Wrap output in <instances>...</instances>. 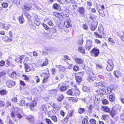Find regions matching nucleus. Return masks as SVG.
Returning a JSON list of instances; mask_svg holds the SVG:
<instances>
[{"label":"nucleus","instance_id":"obj_46","mask_svg":"<svg viewBox=\"0 0 124 124\" xmlns=\"http://www.w3.org/2000/svg\"><path fill=\"white\" fill-rule=\"evenodd\" d=\"M94 34L96 37L99 38H102V36L101 35L99 34L97 32H94Z\"/></svg>","mask_w":124,"mask_h":124},{"label":"nucleus","instance_id":"obj_13","mask_svg":"<svg viewBox=\"0 0 124 124\" xmlns=\"http://www.w3.org/2000/svg\"><path fill=\"white\" fill-rule=\"evenodd\" d=\"M98 31L100 34L102 35H104V32L103 28L101 24H100L99 26Z\"/></svg>","mask_w":124,"mask_h":124},{"label":"nucleus","instance_id":"obj_16","mask_svg":"<svg viewBox=\"0 0 124 124\" xmlns=\"http://www.w3.org/2000/svg\"><path fill=\"white\" fill-rule=\"evenodd\" d=\"M34 23L37 26H39L40 24V22L37 16H35V18L34 22Z\"/></svg>","mask_w":124,"mask_h":124},{"label":"nucleus","instance_id":"obj_28","mask_svg":"<svg viewBox=\"0 0 124 124\" xmlns=\"http://www.w3.org/2000/svg\"><path fill=\"white\" fill-rule=\"evenodd\" d=\"M19 20L20 24H22L24 22V20L23 17V15L19 17Z\"/></svg>","mask_w":124,"mask_h":124},{"label":"nucleus","instance_id":"obj_52","mask_svg":"<svg viewBox=\"0 0 124 124\" xmlns=\"http://www.w3.org/2000/svg\"><path fill=\"white\" fill-rule=\"evenodd\" d=\"M82 27L85 30H86L88 29L87 25L86 24H83Z\"/></svg>","mask_w":124,"mask_h":124},{"label":"nucleus","instance_id":"obj_7","mask_svg":"<svg viewBox=\"0 0 124 124\" xmlns=\"http://www.w3.org/2000/svg\"><path fill=\"white\" fill-rule=\"evenodd\" d=\"M26 118L28 120L29 122L31 123H33L35 121V117L32 116H25Z\"/></svg>","mask_w":124,"mask_h":124},{"label":"nucleus","instance_id":"obj_42","mask_svg":"<svg viewBox=\"0 0 124 124\" xmlns=\"http://www.w3.org/2000/svg\"><path fill=\"white\" fill-rule=\"evenodd\" d=\"M83 42L84 41L83 38H81L78 41V45H81L83 44Z\"/></svg>","mask_w":124,"mask_h":124},{"label":"nucleus","instance_id":"obj_32","mask_svg":"<svg viewBox=\"0 0 124 124\" xmlns=\"http://www.w3.org/2000/svg\"><path fill=\"white\" fill-rule=\"evenodd\" d=\"M102 110L106 112H109L110 109L107 106H103L102 107Z\"/></svg>","mask_w":124,"mask_h":124},{"label":"nucleus","instance_id":"obj_45","mask_svg":"<svg viewBox=\"0 0 124 124\" xmlns=\"http://www.w3.org/2000/svg\"><path fill=\"white\" fill-rule=\"evenodd\" d=\"M91 124H97L96 121L94 119H92L90 120Z\"/></svg>","mask_w":124,"mask_h":124},{"label":"nucleus","instance_id":"obj_9","mask_svg":"<svg viewBox=\"0 0 124 124\" xmlns=\"http://www.w3.org/2000/svg\"><path fill=\"white\" fill-rule=\"evenodd\" d=\"M64 27L66 28H68L72 27V21L70 20H67L65 21L64 23Z\"/></svg>","mask_w":124,"mask_h":124},{"label":"nucleus","instance_id":"obj_8","mask_svg":"<svg viewBox=\"0 0 124 124\" xmlns=\"http://www.w3.org/2000/svg\"><path fill=\"white\" fill-rule=\"evenodd\" d=\"M78 13L79 15L82 16L85 12V8L83 7H79L77 9Z\"/></svg>","mask_w":124,"mask_h":124},{"label":"nucleus","instance_id":"obj_50","mask_svg":"<svg viewBox=\"0 0 124 124\" xmlns=\"http://www.w3.org/2000/svg\"><path fill=\"white\" fill-rule=\"evenodd\" d=\"M51 72L52 75H54L56 73L55 69L54 68H52L51 69Z\"/></svg>","mask_w":124,"mask_h":124},{"label":"nucleus","instance_id":"obj_37","mask_svg":"<svg viewBox=\"0 0 124 124\" xmlns=\"http://www.w3.org/2000/svg\"><path fill=\"white\" fill-rule=\"evenodd\" d=\"M51 119L54 122H56L57 121V119L56 116H53L51 117Z\"/></svg>","mask_w":124,"mask_h":124},{"label":"nucleus","instance_id":"obj_33","mask_svg":"<svg viewBox=\"0 0 124 124\" xmlns=\"http://www.w3.org/2000/svg\"><path fill=\"white\" fill-rule=\"evenodd\" d=\"M56 67H58V68H59V70L60 71H62L64 72L65 71V68L64 67H63L61 65L56 66Z\"/></svg>","mask_w":124,"mask_h":124},{"label":"nucleus","instance_id":"obj_64","mask_svg":"<svg viewBox=\"0 0 124 124\" xmlns=\"http://www.w3.org/2000/svg\"><path fill=\"white\" fill-rule=\"evenodd\" d=\"M120 119L122 120H124V114H122L120 116Z\"/></svg>","mask_w":124,"mask_h":124},{"label":"nucleus","instance_id":"obj_57","mask_svg":"<svg viewBox=\"0 0 124 124\" xmlns=\"http://www.w3.org/2000/svg\"><path fill=\"white\" fill-rule=\"evenodd\" d=\"M79 67L77 66H75L73 68L74 70L76 71H78L79 70Z\"/></svg>","mask_w":124,"mask_h":124},{"label":"nucleus","instance_id":"obj_12","mask_svg":"<svg viewBox=\"0 0 124 124\" xmlns=\"http://www.w3.org/2000/svg\"><path fill=\"white\" fill-rule=\"evenodd\" d=\"M36 105V102L35 101H33L31 102L30 104V109L33 111H35L36 110V109L34 108V107Z\"/></svg>","mask_w":124,"mask_h":124},{"label":"nucleus","instance_id":"obj_49","mask_svg":"<svg viewBox=\"0 0 124 124\" xmlns=\"http://www.w3.org/2000/svg\"><path fill=\"white\" fill-rule=\"evenodd\" d=\"M25 104V102L24 101L21 100L20 101V104L21 106H24Z\"/></svg>","mask_w":124,"mask_h":124},{"label":"nucleus","instance_id":"obj_35","mask_svg":"<svg viewBox=\"0 0 124 124\" xmlns=\"http://www.w3.org/2000/svg\"><path fill=\"white\" fill-rule=\"evenodd\" d=\"M7 92L6 90H2L0 91V94L1 95H5L7 94Z\"/></svg>","mask_w":124,"mask_h":124},{"label":"nucleus","instance_id":"obj_6","mask_svg":"<svg viewBox=\"0 0 124 124\" xmlns=\"http://www.w3.org/2000/svg\"><path fill=\"white\" fill-rule=\"evenodd\" d=\"M86 41V50H89L90 49L91 47L93 46V42L91 40L89 39L87 40Z\"/></svg>","mask_w":124,"mask_h":124},{"label":"nucleus","instance_id":"obj_25","mask_svg":"<svg viewBox=\"0 0 124 124\" xmlns=\"http://www.w3.org/2000/svg\"><path fill=\"white\" fill-rule=\"evenodd\" d=\"M54 15L56 17H58L59 18H60L62 16L61 14L57 12H54L53 13Z\"/></svg>","mask_w":124,"mask_h":124},{"label":"nucleus","instance_id":"obj_15","mask_svg":"<svg viewBox=\"0 0 124 124\" xmlns=\"http://www.w3.org/2000/svg\"><path fill=\"white\" fill-rule=\"evenodd\" d=\"M114 74L116 78H119L122 76V74L120 71L118 70H116L114 72Z\"/></svg>","mask_w":124,"mask_h":124},{"label":"nucleus","instance_id":"obj_2","mask_svg":"<svg viewBox=\"0 0 124 124\" xmlns=\"http://www.w3.org/2000/svg\"><path fill=\"white\" fill-rule=\"evenodd\" d=\"M121 107L119 105H116L115 107L112 108V110L110 113V114L112 117L114 116L115 115L120 112Z\"/></svg>","mask_w":124,"mask_h":124},{"label":"nucleus","instance_id":"obj_43","mask_svg":"<svg viewBox=\"0 0 124 124\" xmlns=\"http://www.w3.org/2000/svg\"><path fill=\"white\" fill-rule=\"evenodd\" d=\"M16 72L15 71L13 72L11 75V77H13L14 78H16Z\"/></svg>","mask_w":124,"mask_h":124},{"label":"nucleus","instance_id":"obj_17","mask_svg":"<svg viewBox=\"0 0 124 124\" xmlns=\"http://www.w3.org/2000/svg\"><path fill=\"white\" fill-rule=\"evenodd\" d=\"M53 8L57 10L60 11L61 10L60 7L59 5L57 3L54 4L53 6Z\"/></svg>","mask_w":124,"mask_h":124},{"label":"nucleus","instance_id":"obj_39","mask_svg":"<svg viewBox=\"0 0 124 124\" xmlns=\"http://www.w3.org/2000/svg\"><path fill=\"white\" fill-rule=\"evenodd\" d=\"M22 76L23 78V79L27 82L29 81V78L26 75L23 74L22 75Z\"/></svg>","mask_w":124,"mask_h":124},{"label":"nucleus","instance_id":"obj_24","mask_svg":"<svg viewBox=\"0 0 124 124\" xmlns=\"http://www.w3.org/2000/svg\"><path fill=\"white\" fill-rule=\"evenodd\" d=\"M78 51L80 53L83 54H85V50L84 48L82 46H80L79 47L78 49Z\"/></svg>","mask_w":124,"mask_h":124},{"label":"nucleus","instance_id":"obj_21","mask_svg":"<svg viewBox=\"0 0 124 124\" xmlns=\"http://www.w3.org/2000/svg\"><path fill=\"white\" fill-rule=\"evenodd\" d=\"M64 96L62 94H59L57 98V101H58L60 102L62 101L63 99Z\"/></svg>","mask_w":124,"mask_h":124},{"label":"nucleus","instance_id":"obj_27","mask_svg":"<svg viewBox=\"0 0 124 124\" xmlns=\"http://www.w3.org/2000/svg\"><path fill=\"white\" fill-rule=\"evenodd\" d=\"M67 89V87L65 85H63L61 86L60 88V91L61 92H64Z\"/></svg>","mask_w":124,"mask_h":124},{"label":"nucleus","instance_id":"obj_51","mask_svg":"<svg viewBox=\"0 0 124 124\" xmlns=\"http://www.w3.org/2000/svg\"><path fill=\"white\" fill-rule=\"evenodd\" d=\"M2 6L4 8H6L8 6V4L6 3H3L2 4Z\"/></svg>","mask_w":124,"mask_h":124},{"label":"nucleus","instance_id":"obj_55","mask_svg":"<svg viewBox=\"0 0 124 124\" xmlns=\"http://www.w3.org/2000/svg\"><path fill=\"white\" fill-rule=\"evenodd\" d=\"M109 41L111 43H114V41L113 39L111 38H108Z\"/></svg>","mask_w":124,"mask_h":124},{"label":"nucleus","instance_id":"obj_60","mask_svg":"<svg viewBox=\"0 0 124 124\" xmlns=\"http://www.w3.org/2000/svg\"><path fill=\"white\" fill-rule=\"evenodd\" d=\"M78 100V99L77 98H76L74 97H73V99H72V101L74 102H75L77 101Z\"/></svg>","mask_w":124,"mask_h":124},{"label":"nucleus","instance_id":"obj_48","mask_svg":"<svg viewBox=\"0 0 124 124\" xmlns=\"http://www.w3.org/2000/svg\"><path fill=\"white\" fill-rule=\"evenodd\" d=\"M16 116L17 117L19 118H21L22 117V115L19 113V112H18L15 115V117Z\"/></svg>","mask_w":124,"mask_h":124},{"label":"nucleus","instance_id":"obj_19","mask_svg":"<svg viewBox=\"0 0 124 124\" xmlns=\"http://www.w3.org/2000/svg\"><path fill=\"white\" fill-rule=\"evenodd\" d=\"M97 23H92L90 26L91 30L92 31H94L96 29Z\"/></svg>","mask_w":124,"mask_h":124},{"label":"nucleus","instance_id":"obj_47","mask_svg":"<svg viewBox=\"0 0 124 124\" xmlns=\"http://www.w3.org/2000/svg\"><path fill=\"white\" fill-rule=\"evenodd\" d=\"M45 120L46 123L48 124H53V123L49 119L46 118Z\"/></svg>","mask_w":124,"mask_h":124},{"label":"nucleus","instance_id":"obj_26","mask_svg":"<svg viewBox=\"0 0 124 124\" xmlns=\"http://www.w3.org/2000/svg\"><path fill=\"white\" fill-rule=\"evenodd\" d=\"M24 65L25 69V71L27 72H29L31 70L30 68L28 66V65L25 63H24Z\"/></svg>","mask_w":124,"mask_h":124},{"label":"nucleus","instance_id":"obj_44","mask_svg":"<svg viewBox=\"0 0 124 124\" xmlns=\"http://www.w3.org/2000/svg\"><path fill=\"white\" fill-rule=\"evenodd\" d=\"M100 11H99V14L101 16L104 17L105 16V14L103 10L99 9Z\"/></svg>","mask_w":124,"mask_h":124},{"label":"nucleus","instance_id":"obj_58","mask_svg":"<svg viewBox=\"0 0 124 124\" xmlns=\"http://www.w3.org/2000/svg\"><path fill=\"white\" fill-rule=\"evenodd\" d=\"M43 26L44 27L45 29L47 30L49 28V27L45 23H43Z\"/></svg>","mask_w":124,"mask_h":124},{"label":"nucleus","instance_id":"obj_40","mask_svg":"<svg viewBox=\"0 0 124 124\" xmlns=\"http://www.w3.org/2000/svg\"><path fill=\"white\" fill-rule=\"evenodd\" d=\"M76 79L77 81L80 83L81 81L82 78L78 76L76 77Z\"/></svg>","mask_w":124,"mask_h":124},{"label":"nucleus","instance_id":"obj_61","mask_svg":"<svg viewBox=\"0 0 124 124\" xmlns=\"http://www.w3.org/2000/svg\"><path fill=\"white\" fill-rule=\"evenodd\" d=\"M58 27L59 29H62L63 28L64 26L62 25V24H59L58 25Z\"/></svg>","mask_w":124,"mask_h":124},{"label":"nucleus","instance_id":"obj_54","mask_svg":"<svg viewBox=\"0 0 124 124\" xmlns=\"http://www.w3.org/2000/svg\"><path fill=\"white\" fill-rule=\"evenodd\" d=\"M102 103L103 104H106L108 103V101L107 100L105 99L102 101Z\"/></svg>","mask_w":124,"mask_h":124},{"label":"nucleus","instance_id":"obj_62","mask_svg":"<svg viewBox=\"0 0 124 124\" xmlns=\"http://www.w3.org/2000/svg\"><path fill=\"white\" fill-rule=\"evenodd\" d=\"M24 56H21L20 58H19V61L20 62H21L22 61V60H23V58Z\"/></svg>","mask_w":124,"mask_h":124},{"label":"nucleus","instance_id":"obj_20","mask_svg":"<svg viewBox=\"0 0 124 124\" xmlns=\"http://www.w3.org/2000/svg\"><path fill=\"white\" fill-rule=\"evenodd\" d=\"M55 79L57 81H54V79H52V82L51 83H49V85H52L54 84L55 83L57 82L58 81H60V79L58 76H56L55 77Z\"/></svg>","mask_w":124,"mask_h":124},{"label":"nucleus","instance_id":"obj_3","mask_svg":"<svg viewBox=\"0 0 124 124\" xmlns=\"http://www.w3.org/2000/svg\"><path fill=\"white\" fill-rule=\"evenodd\" d=\"M108 64L106 68V69L108 71L112 70L113 69L114 65L112 60H109L107 62Z\"/></svg>","mask_w":124,"mask_h":124},{"label":"nucleus","instance_id":"obj_38","mask_svg":"<svg viewBox=\"0 0 124 124\" xmlns=\"http://www.w3.org/2000/svg\"><path fill=\"white\" fill-rule=\"evenodd\" d=\"M3 27L6 30H7L8 29H9V27L10 26V24H5L3 25Z\"/></svg>","mask_w":124,"mask_h":124},{"label":"nucleus","instance_id":"obj_10","mask_svg":"<svg viewBox=\"0 0 124 124\" xmlns=\"http://www.w3.org/2000/svg\"><path fill=\"white\" fill-rule=\"evenodd\" d=\"M6 85L8 87L11 88L15 85V82L12 80H8L6 82Z\"/></svg>","mask_w":124,"mask_h":124},{"label":"nucleus","instance_id":"obj_63","mask_svg":"<svg viewBox=\"0 0 124 124\" xmlns=\"http://www.w3.org/2000/svg\"><path fill=\"white\" fill-rule=\"evenodd\" d=\"M96 92L97 93L99 94H102V92L101 91L100 89L96 90Z\"/></svg>","mask_w":124,"mask_h":124},{"label":"nucleus","instance_id":"obj_1","mask_svg":"<svg viewBox=\"0 0 124 124\" xmlns=\"http://www.w3.org/2000/svg\"><path fill=\"white\" fill-rule=\"evenodd\" d=\"M75 90L73 89L72 88L68 90L66 92L67 94L70 95H78L80 93V91L77 88H75Z\"/></svg>","mask_w":124,"mask_h":124},{"label":"nucleus","instance_id":"obj_34","mask_svg":"<svg viewBox=\"0 0 124 124\" xmlns=\"http://www.w3.org/2000/svg\"><path fill=\"white\" fill-rule=\"evenodd\" d=\"M94 78L93 77H92L90 76H88L87 78V80L89 82L91 83L94 80Z\"/></svg>","mask_w":124,"mask_h":124},{"label":"nucleus","instance_id":"obj_4","mask_svg":"<svg viewBox=\"0 0 124 124\" xmlns=\"http://www.w3.org/2000/svg\"><path fill=\"white\" fill-rule=\"evenodd\" d=\"M21 109H19L16 107H13L11 110V116L12 117H15L16 114H17L18 112H19Z\"/></svg>","mask_w":124,"mask_h":124},{"label":"nucleus","instance_id":"obj_31","mask_svg":"<svg viewBox=\"0 0 124 124\" xmlns=\"http://www.w3.org/2000/svg\"><path fill=\"white\" fill-rule=\"evenodd\" d=\"M3 40L6 42H9L11 41V39L8 37L6 36L3 38Z\"/></svg>","mask_w":124,"mask_h":124},{"label":"nucleus","instance_id":"obj_53","mask_svg":"<svg viewBox=\"0 0 124 124\" xmlns=\"http://www.w3.org/2000/svg\"><path fill=\"white\" fill-rule=\"evenodd\" d=\"M5 102L2 101L0 100V106L3 107L5 105Z\"/></svg>","mask_w":124,"mask_h":124},{"label":"nucleus","instance_id":"obj_41","mask_svg":"<svg viewBox=\"0 0 124 124\" xmlns=\"http://www.w3.org/2000/svg\"><path fill=\"white\" fill-rule=\"evenodd\" d=\"M88 123V121L87 119L85 118L82 121L81 124H87Z\"/></svg>","mask_w":124,"mask_h":124},{"label":"nucleus","instance_id":"obj_14","mask_svg":"<svg viewBox=\"0 0 124 124\" xmlns=\"http://www.w3.org/2000/svg\"><path fill=\"white\" fill-rule=\"evenodd\" d=\"M73 59L76 63L78 64H81L83 61V60L78 57L76 58Z\"/></svg>","mask_w":124,"mask_h":124},{"label":"nucleus","instance_id":"obj_29","mask_svg":"<svg viewBox=\"0 0 124 124\" xmlns=\"http://www.w3.org/2000/svg\"><path fill=\"white\" fill-rule=\"evenodd\" d=\"M83 90L85 92H90V88L88 87L84 86L82 88Z\"/></svg>","mask_w":124,"mask_h":124},{"label":"nucleus","instance_id":"obj_22","mask_svg":"<svg viewBox=\"0 0 124 124\" xmlns=\"http://www.w3.org/2000/svg\"><path fill=\"white\" fill-rule=\"evenodd\" d=\"M107 84L104 82H101L98 83V86L99 87H104L106 86Z\"/></svg>","mask_w":124,"mask_h":124},{"label":"nucleus","instance_id":"obj_23","mask_svg":"<svg viewBox=\"0 0 124 124\" xmlns=\"http://www.w3.org/2000/svg\"><path fill=\"white\" fill-rule=\"evenodd\" d=\"M45 60V61L43 63L40 65L41 67H43L44 66H46L48 64V59L46 58Z\"/></svg>","mask_w":124,"mask_h":124},{"label":"nucleus","instance_id":"obj_11","mask_svg":"<svg viewBox=\"0 0 124 124\" xmlns=\"http://www.w3.org/2000/svg\"><path fill=\"white\" fill-rule=\"evenodd\" d=\"M40 75L41 77L43 76L44 77V78L43 81V83H44L45 82L46 79L50 77V75L49 74L43 73L41 74Z\"/></svg>","mask_w":124,"mask_h":124},{"label":"nucleus","instance_id":"obj_56","mask_svg":"<svg viewBox=\"0 0 124 124\" xmlns=\"http://www.w3.org/2000/svg\"><path fill=\"white\" fill-rule=\"evenodd\" d=\"M35 79L36 81V83H38L40 81V79L39 78L38 76H36L35 77Z\"/></svg>","mask_w":124,"mask_h":124},{"label":"nucleus","instance_id":"obj_59","mask_svg":"<svg viewBox=\"0 0 124 124\" xmlns=\"http://www.w3.org/2000/svg\"><path fill=\"white\" fill-rule=\"evenodd\" d=\"M96 68L98 69L100 68H102L103 66L100 65L98 64H96Z\"/></svg>","mask_w":124,"mask_h":124},{"label":"nucleus","instance_id":"obj_36","mask_svg":"<svg viewBox=\"0 0 124 124\" xmlns=\"http://www.w3.org/2000/svg\"><path fill=\"white\" fill-rule=\"evenodd\" d=\"M24 8L27 10H29L30 9H31V6L27 5H25L24 7Z\"/></svg>","mask_w":124,"mask_h":124},{"label":"nucleus","instance_id":"obj_5","mask_svg":"<svg viewBox=\"0 0 124 124\" xmlns=\"http://www.w3.org/2000/svg\"><path fill=\"white\" fill-rule=\"evenodd\" d=\"M92 56L95 57L97 56L99 54V50L96 48H93L91 51Z\"/></svg>","mask_w":124,"mask_h":124},{"label":"nucleus","instance_id":"obj_30","mask_svg":"<svg viewBox=\"0 0 124 124\" xmlns=\"http://www.w3.org/2000/svg\"><path fill=\"white\" fill-rule=\"evenodd\" d=\"M85 111V108H79L78 109V112L80 114H81L84 113Z\"/></svg>","mask_w":124,"mask_h":124},{"label":"nucleus","instance_id":"obj_18","mask_svg":"<svg viewBox=\"0 0 124 124\" xmlns=\"http://www.w3.org/2000/svg\"><path fill=\"white\" fill-rule=\"evenodd\" d=\"M115 95L114 93H112L111 95H110L109 96V99L110 101L112 102L115 100Z\"/></svg>","mask_w":124,"mask_h":124}]
</instances>
